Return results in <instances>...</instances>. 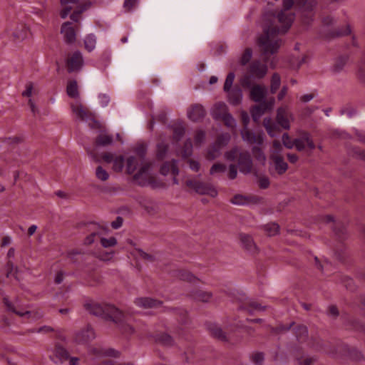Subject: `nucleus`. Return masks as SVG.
Instances as JSON below:
<instances>
[{"instance_id": "10", "label": "nucleus", "mask_w": 365, "mask_h": 365, "mask_svg": "<svg viewBox=\"0 0 365 365\" xmlns=\"http://www.w3.org/2000/svg\"><path fill=\"white\" fill-rule=\"evenodd\" d=\"M61 33L66 43L73 44L75 43L76 39V28L73 26L72 22H64L61 25Z\"/></svg>"}, {"instance_id": "39", "label": "nucleus", "mask_w": 365, "mask_h": 365, "mask_svg": "<svg viewBox=\"0 0 365 365\" xmlns=\"http://www.w3.org/2000/svg\"><path fill=\"white\" fill-rule=\"evenodd\" d=\"M178 277L184 281L194 282L196 279L195 277L190 272L186 270H179L177 274Z\"/></svg>"}, {"instance_id": "9", "label": "nucleus", "mask_w": 365, "mask_h": 365, "mask_svg": "<svg viewBox=\"0 0 365 365\" xmlns=\"http://www.w3.org/2000/svg\"><path fill=\"white\" fill-rule=\"evenodd\" d=\"M317 5L316 0H305L302 6V21L306 24H309L314 16V9Z\"/></svg>"}, {"instance_id": "43", "label": "nucleus", "mask_w": 365, "mask_h": 365, "mask_svg": "<svg viewBox=\"0 0 365 365\" xmlns=\"http://www.w3.org/2000/svg\"><path fill=\"white\" fill-rule=\"evenodd\" d=\"M96 178L101 181H106L109 178L108 173L101 166L97 167L96 170Z\"/></svg>"}, {"instance_id": "64", "label": "nucleus", "mask_w": 365, "mask_h": 365, "mask_svg": "<svg viewBox=\"0 0 365 365\" xmlns=\"http://www.w3.org/2000/svg\"><path fill=\"white\" fill-rule=\"evenodd\" d=\"M237 175V166L234 164H231L229 167L228 177L230 179L234 180L235 178H236Z\"/></svg>"}, {"instance_id": "31", "label": "nucleus", "mask_w": 365, "mask_h": 365, "mask_svg": "<svg viewBox=\"0 0 365 365\" xmlns=\"http://www.w3.org/2000/svg\"><path fill=\"white\" fill-rule=\"evenodd\" d=\"M347 56H339L334 64L333 71L335 73H339L344 68V66L346 64L348 61Z\"/></svg>"}, {"instance_id": "49", "label": "nucleus", "mask_w": 365, "mask_h": 365, "mask_svg": "<svg viewBox=\"0 0 365 365\" xmlns=\"http://www.w3.org/2000/svg\"><path fill=\"white\" fill-rule=\"evenodd\" d=\"M156 340L166 346H170L173 344L172 337L167 334H162L158 336Z\"/></svg>"}, {"instance_id": "16", "label": "nucleus", "mask_w": 365, "mask_h": 365, "mask_svg": "<svg viewBox=\"0 0 365 365\" xmlns=\"http://www.w3.org/2000/svg\"><path fill=\"white\" fill-rule=\"evenodd\" d=\"M294 146H295L298 151L304 150L306 147L310 150H314L315 148V145L309 134L307 133H304L300 138L294 139Z\"/></svg>"}, {"instance_id": "14", "label": "nucleus", "mask_w": 365, "mask_h": 365, "mask_svg": "<svg viewBox=\"0 0 365 365\" xmlns=\"http://www.w3.org/2000/svg\"><path fill=\"white\" fill-rule=\"evenodd\" d=\"M95 336L93 329L90 327H86L76 333L74 340L77 344H83L93 339Z\"/></svg>"}, {"instance_id": "61", "label": "nucleus", "mask_w": 365, "mask_h": 365, "mask_svg": "<svg viewBox=\"0 0 365 365\" xmlns=\"http://www.w3.org/2000/svg\"><path fill=\"white\" fill-rule=\"evenodd\" d=\"M205 134L203 131L199 130L195 135V143L196 145H200L205 140Z\"/></svg>"}, {"instance_id": "34", "label": "nucleus", "mask_w": 365, "mask_h": 365, "mask_svg": "<svg viewBox=\"0 0 365 365\" xmlns=\"http://www.w3.org/2000/svg\"><path fill=\"white\" fill-rule=\"evenodd\" d=\"M265 110L266 108L264 105L259 104L258 106H254L251 110L252 117L253 120L255 121L258 120Z\"/></svg>"}, {"instance_id": "25", "label": "nucleus", "mask_w": 365, "mask_h": 365, "mask_svg": "<svg viewBox=\"0 0 365 365\" xmlns=\"http://www.w3.org/2000/svg\"><path fill=\"white\" fill-rule=\"evenodd\" d=\"M299 47H294V51L292 54V58L289 59V63L293 68H298L305 61L304 56H298Z\"/></svg>"}, {"instance_id": "54", "label": "nucleus", "mask_w": 365, "mask_h": 365, "mask_svg": "<svg viewBox=\"0 0 365 365\" xmlns=\"http://www.w3.org/2000/svg\"><path fill=\"white\" fill-rule=\"evenodd\" d=\"M252 56V50L249 48H247L241 57V59H240L241 64L242 65L247 64L250 61Z\"/></svg>"}, {"instance_id": "20", "label": "nucleus", "mask_w": 365, "mask_h": 365, "mask_svg": "<svg viewBox=\"0 0 365 365\" xmlns=\"http://www.w3.org/2000/svg\"><path fill=\"white\" fill-rule=\"evenodd\" d=\"M227 113V107L222 102L216 103L211 109V115L216 120H220Z\"/></svg>"}, {"instance_id": "26", "label": "nucleus", "mask_w": 365, "mask_h": 365, "mask_svg": "<svg viewBox=\"0 0 365 365\" xmlns=\"http://www.w3.org/2000/svg\"><path fill=\"white\" fill-rule=\"evenodd\" d=\"M229 101L232 105H238L242 98V91L240 88H234L228 91Z\"/></svg>"}, {"instance_id": "44", "label": "nucleus", "mask_w": 365, "mask_h": 365, "mask_svg": "<svg viewBox=\"0 0 365 365\" xmlns=\"http://www.w3.org/2000/svg\"><path fill=\"white\" fill-rule=\"evenodd\" d=\"M252 153L255 158L261 163L264 164L266 161V156L262 150L258 147H254Z\"/></svg>"}, {"instance_id": "33", "label": "nucleus", "mask_w": 365, "mask_h": 365, "mask_svg": "<svg viewBox=\"0 0 365 365\" xmlns=\"http://www.w3.org/2000/svg\"><path fill=\"white\" fill-rule=\"evenodd\" d=\"M231 203L236 205H248L250 202V197L242 195H236L231 200Z\"/></svg>"}, {"instance_id": "13", "label": "nucleus", "mask_w": 365, "mask_h": 365, "mask_svg": "<svg viewBox=\"0 0 365 365\" xmlns=\"http://www.w3.org/2000/svg\"><path fill=\"white\" fill-rule=\"evenodd\" d=\"M293 120L292 113L286 108H279L277 113V122L284 129L290 128V120Z\"/></svg>"}, {"instance_id": "6", "label": "nucleus", "mask_w": 365, "mask_h": 365, "mask_svg": "<svg viewBox=\"0 0 365 365\" xmlns=\"http://www.w3.org/2000/svg\"><path fill=\"white\" fill-rule=\"evenodd\" d=\"M230 135L228 133L220 135L215 143L208 149L207 158L214 160L221 154V150L229 143Z\"/></svg>"}, {"instance_id": "21", "label": "nucleus", "mask_w": 365, "mask_h": 365, "mask_svg": "<svg viewBox=\"0 0 365 365\" xmlns=\"http://www.w3.org/2000/svg\"><path fill=\"white\" fill-rule=\"evenodd\" d=\"M266 93L265 87L257 85L251 88L250 97L254 101L261 103L264 99Z\"/></svg>"}, {"instance_id": "53", "label": "nucleus", "mask_w": 365, "mask_h": 365, "mask_svg": "<svg viewBox=\"0 0 365 365\" xmlns=\"http://www.w3.org/2000/svg\"><path fill=\"white\" fill-rule=\"evenodd\" d=\"M101 245L103 247H113L117 244V240L115 237H110L109 239H106L104 237H102L101 239Z\"/></svg>"}, {"instance_id": "30", "label": "nucleus", "mask_w": 365, "mask_h": 365, "mask_svg": "<svg viewBox=\"0 0 365 365\" xmlns=\"http://www.w3.org/2000/svg\"><path fill=\"white\" fill-rule=\"evenodd\" d=\"M113 138L110 135L101 133L96 140L97 145L106 146L113 143Z\"/></svg>"}, {"instance_id": "3", "label": "nucleus", "mask_w": 365, "mask_h": 365, "mask_svg": "<svg viewBox=\"0 0 365 365\" xmlns=\"http://www.w3.org/2000/svg\"><path fill=\"white\" fill-rule=\"evenodd\" d=\"M61 4L64 5L63 10L61 11V17L66 19L68 14L73 11L70 16V19L73 22H78L81 15L83 12L88 9L91 6L90 2L80 3L78 0H61Z\"/></svg>"}, {"instance_id": "8", "label": "nucleus", "mask_w": 365, "mask_h": 365, "mask_svg": "<svg viewBox=\"0 0 365 365\" xmlns=\"http://www.w3.org/2000/svg\"><path fill=\"white\" fill-rule=\"evenodd\" d=\"M134 179L141 186L153 183V178L151 174V164L144 163L138 172L135 174Z\"/></svg>"}, {"instance_id": "50", "label": "nucleus", "mask_w": 365, "mask_h": 365, "mask_svg": "<svg viewBox=\"0 0 365 365\" xmlns=\"http://www.w3.org/2000/svg\"><path fill=\"white\" fill-rule=\"evenodd\" d=\"M220 120H223L225 124L228 128H234L236 126L235 120L229 113L227 115H225L223 118H222Z\"/></svg>"}, {"instance_id": "2", "label": "nucleus", "mask_w": 365, "mask_h": 365, "mask_svg": "<svg viewBox=\"0 0 365 365\" xmlns=\"http://www.w3.org/2000/svg\"><path fill=\"white\" fill-rule=\"evenodd\" d=\"M85 308L93 315L113 322L125 336H129L134 332V328L130 324L129 319L113 305L92 302L85 304Z\"/></svg>"}, {"instance_id": "41", "label": "nucleus", "mask_w": 365, "mask_h": 365, "mask_svg": "<svg viewBox=\"0 0 365 365\" xmlns=\"http://www.w3.org/2000/svg\"><path fill=\"white\" fill-rule=\"evenodd\" d=\"M113 170L116 172H120L123 170V168L124 167V163H125L124 158L122 155L117 156L113 159Z\"/></svg>"}, {"instance_id": "32", "label": "nucleus", "mask_w": 365, "mask_h": 365, "mask_svg": "<svg viewBox=\"0 0 365 365\" xmlns=\"http://www.w3.org/2000/svg\"><path fill=\"white\" fill-rule=\"evenodd\" d=\"M27 32V29L24 25H21L20 28L17 31H11V34L14 40L20 41L26 37Z\"/></svg>"}, {"instance_id": "15", "label": "nucleus", "mask_w": 365, "mask_h": 365, "mask_svg": "<svg viewBox=\"0 0 365 365\" xmlns=\"http://www.w3.org/2000/svg\"><path fill=\"white\" fill-rule=\"evenodd\" d=\"M206 114L204 107L201 104H193L187 109V118L192 121H198L202 120Z\"/></svg>"}, {"instance_id": "45", "label": "nucleus", "mask_w": 365, "mask_h": 365, "mask_svg": "<svg viewBox=\"0 0 365 365\" xmlns=\"http://www.w3.org/2000/svg\"><path fill=\"white\" fill-rule=\"evenodd\" d=\"M307 329L305 326H298L296 330V336L298 340L303 341L307 338Z\"/></svg>"}, {"instance_id": "58", "label": "nucleus", "mask_w": 365, "mask_h": 365, "mask_svg": "<svg viewBox=\"0 0 365 365\" xmlns=\"http://www.w3.org/2000/svg\"><path fill=\"white\" fill-rule=\"evenodd\" d=\"M252 75H245L242 79H241V85L244 88H250L252 84Z\"/></svg>"}, {"instance_id": "63", "label": "nucleus", "mask_w": 365, "mask_h": 365, "mask_svg": "<svg viewBox=\"0 0 365 365\" xmlns=\"http://www.w3.org/2000/svg\"><path fill=\"white\" fill-rule=\"evenodd\" d=\"M99 103L102 107H106L110 102V98L106 94H100L98 96Z\"/></svg>"}, {"instance_id": "47", "label": "nucleus", "mask_w": 365, "mask_h": 365, "mask_svg": "<svg viewBox=\"0 0 365 365\" xmlns=\"http://www.w3.org/2000/svg\"><path fill=\"white\" fill-rule=\"evenodd\" d=\"M282 150V145H281L280 142L278 140H274L272 143V147L271 149V155H275V156H281L280 153Z\"/></svg>"}, {"instance_id": "18", "label": "nucleus", "mask_w": 365, "mask_h": 365, "mask_svg": "<svg viewBox=\"0 0 365 365\" xmlns=\"http://www.w3.org/2000/svg\"><path fill=\"white\" fill-rule=\"evenodd\" d=\"M4 304L6 306V307L9 309V310L16 313L17 315L20 317H26L27 318H33V319H39L41 318L43 314L41 312H34L31 311H25L21 312L19 310H17L15 309V307L13 306V304L6 299H4Z\"/></svg>"}, {"instance_id": "24", "label": "nucleus", "mask_w": 365, "mask_h": 365, "mask_svg": "<svg viewBox=\"0 0 365 365\" xmlns=\"http://www.w3.org/2000/svg\"><path fill=\"white\" fill-rule=\"evenodd\" d=\"M270 158L273 160L275 170L279 174L282 175L286 172L288 165L282 156L271 155Z\"/></svg>"}, {"instance_id": "51", "label": "nucleus", "mask_w": 365, "mask_h": 365, "mask_svg": "<svg viewBox=\"0 0 365 365\" xmlns=\"http://www.w3.org/2000/svg\"><path fill=\"white\" fill-rule=\"evenodd\" d=\"M192 151V145L190 140H187L184 145V148L182 150V156L183 158H187L191 155Z\"/></svg>"}, {"instance_id": "40", "label": "nucleus", "mask_w": 365, "mask_h": 365, "mask_svg": "<svg viewBox=\"0 0 365 365\" xmlns=\"http://www.w3.org/2000/svg\"><path fill=\"white\" fill-rule=\"evenodd\" d=\"M279 230V226L276 223H269L264 226V231L269 236H274L278 234Z\"/></svg>"}, {"instance_id": "56", "label": "nucleus", "mask_w": 365, "mask_h": 365, "mask_svg": "<svg viewBox=\"0 0 365 365\" xmlns=\"http://www.w3.org/2000/svg\"><path fill=\"white\" fill-rule=\"evenodd\" d=\"M263 48H264V49L262 52V58L264 61H267V58H268L267 56L269 54L274 53L277 51L278 47L267 46V47H263Z\"/></svg>"}, {"instance_id": "60", "label": "nucleus", "mask_w": 365, "mask_h": 365, "mask_svg": "<svg viewBox=\"0 0 365 365\" xmlns=\"http://www.w3.org/2000/svg\"><path fill=\"white\" fill-rule=\"evenodd\" d=\"M185 129L182 125H178L174 128L173 135L174 138L179 140L184 134Z\"/></svg>"}, {"instance_id": "55", "label": "nucleus", "mask_w": 365, "mask_h": 365, "mask_svg": "<svg viewBox=\"0 0 365 365\" xmlns=\"http://www.w3.org/2000/svg\"><path fill=\"white\" fill-rule=\"evenodd\" d=\"M283 145L289 148L292 149L294 145V140H292L289 135L287 133H284L282 137Z\"/></svg>"}, {"instance_id": "62", "label": "nucleus", "mask_w": 365, "mask_h": 365, "mask_svg": "<svg viewBox=\"0 0 365 365\" xmlns=\"http://www.w3.org/2000/svg\"><path fill=\"white\" fill-rule=\"evenodd\" d=\"M252 361L257 365H262L264 356L262 353H255L252 356Z\"/></svg>"}, {"instance_id": "38", "label": "nucleus", "mask_w": 365, "mask_h": 365, "mask_svg": "<svg viewBox=\"0 0 365 365\" xmlns=\"http://www.w3.org/2000/svg\"><path fill=\"white\" fill-rule=\"evenodd\" d=\"M209 330L212 336L221 339V340H225L226 336L223 331L221 329L220 327L216 326V325H211L209 327Z\"/></svg>"}, {"instance_id": "42", "label": "nucleus", "mask_w": 365, "mask_h": 365, "mask_svg": "<svg viewBox=\"0 0 365 365\" xmlns=\"http://www.w3.org/2000/svg\"><path fill=\"white\" fill-rule=\"evenodd\" d=\"M281 83L280 77L277 73L273 74L271 80L270 91L272 93H274L279 88Z\"/></svg>"}, {"instance_id": "1", "label": "nucleus", "mask_w": 365, "mask_h": 365, "mask_svg": "<svg viewBox=\"0 0 365 365\" xmlns=\"http://www.w3.org/2000/svg\"><path fill=\"white\" fill-rule=\"evenodd\" d=\"M293 4V0H283L284 11L279 12L277 16L279 25L264 26L263 34L257 38L258 46H279L277 36L279 34L286 33L294 20V14L288 11Z\"/></svg>"}, {"instance_id": "46", "label": "nucleus", "mask_w": 365, "mask_h": 365, "mask_svg": "<svg viewBox=\"0 0 365 365\" xmlns=\"http://www.w3.org/2000/svg\"><path fill=\"white\" fill-rule=\"evenodd\" d=\"M235 75L233 72H230L227 74L225 84H224V91L226 92L230 91L231 87L232 86L233 81L235 80Z\"/></svg>"}, {"instance_id": "7", "label": "nucleus", "mask_w": 365, "mask_h": 365, "mask_svg": "<svg viewBox=\"0 0 365 365\" xmlns=\"http://www.w3.org/2000/svg\"><path fill=\"white\" fill-rule=\"evenodd\" d=\"M66 66L68 73L80 71L83 66L82 54L78 51L69 53L66 59Z\"/></svg>"}, {"instance_id": "19", "label": "nucleus", "mask_w": 365, "mask_h": 365, "mask_svg": "<svg viewBox=\"0 0 365 365\" xmlns=\"http://www.w3.org/2000/svg\"><path fill=\"white\" fill-rule=\"evenodd\" d=\"M176 163V161L173 160L171 162H167L164 163L160 168V173L163 175H166L168 173H172L174 175V183L178 184V182L175 178V176L178 174V169Z\"/></svg>"}, {"instance_id": "29", "label": "nucleus", "mask_w": 365, "mask_h": 365, "mask_svg": "<svg viewBox=\"0 0 365 365\" xmlns=\"http://www.w3.org/2000/svg\"><path fill=\"white\" fill-rule=\"evenodd\" d=\"M66 92L69 97L76 99L79 98V92L76 81H71L68 83Z\"/></svg>"}, {"instance_id": "27", "label": "nucleus", "mask_w": 365, "mask_h": 365, "mask_svg": "<svg viewBox=\"0 0 365 365\" xmlns=\"http://www.w3.org/2000/svg\"><path fill=\"white\" fill-rule=\"evenodd\" d=\"M263 125L271 137H275L277 133L279 132V129L277 127V125L272 123L271 118H266L263 120Z\"/></svg>"}, {"instance_id": "35", "label": "nucleus", "mask_w": 365, "mask_h": 365, "mask_svg": "<svg viewBox=\"0 0 365 365\" xmlns=\"http://www.w3.org/2000/svg\"><path fill=\"white\" fill-rule=\"evenodd\" d=\"M133 256L138 259H143L148 262H153L154 257L151 255L145 253L141 250H135L133 252Z\"/></svg>"}, {"instance_id": "59", "label": "nucleus", "mask_w": 365, "mask_h": 365, "mask_svg": "<svg viewBox=\"0 0 365 365\" xmlns=\"http://www.w3.org/2000/svg\"><path fill=\"white\" fill-rule=\"evenodd\" d=\"M96 43V37L94 34H88L84 38V46H93Z\"/></svg>"}, {"instance_id": "12", "label": "nucleus", "mask_w": 365, "mask_h": 365, "mask_svg": "<svg viewBox=\"0 0 365 365\" xmlns=\"http://www.w3.org/2000/svg\"><path fill=\"white\" fill-rule=\"evenodd\" d=\"M73 113L81 120H88L93 118V115L85 108L79 100L71 104Z\"/></svg>"}, {"instance_id": "48", "label": "nucleus", "mask_w": 365, "mask_h": 365, "mask_svg": "<svg viewBox=\"0 0 365 365\" xmlns=\"http://www.w3.org/2000/svg\"><path fill=\"white\" fill-rule=\"evenodd\" d=\"M226 170V166L222 163H215L214 164L210 170V173L211 175H215L216 173H223Z\"/></svg>"}, {"instance_id": "28", "label": "nucleus", "mask_w": 365, "mask_h": 365, "mask_svg": "<svg viewBox=\"0 0 365 365\" xmlns=\"http://www.w3.org/2000/svg\"><path fill=\"white\" fill-rule=\"evenodd\" d=\"M54 357L53 360L56 362H61L66 360L68 358V351L61 346H56L53 351Z\"/></svg>"}, {"instance_id": "37", "label": "nucleus", "mask_w": 365, "mask_h": 365, "mask_svg": "<svg viewBox=\"0 0 365 365\" xmlns=\"http://www.w3.org/2000/svg\"><path fill=\"white\" fill-rule=\"evenodd\" d=\"M138 165V161L137 158L134 156H130L126 160V169L128 173H133L134 171L137 168V165Z\"/></svg>"}, {"instance_id": "5", "label": "nucleus", "mask_w": 365, "mask_h": 365, "mask_svg": "<svg viewBox=\"0 0 365 365\" xmlns=\"http://www.w3.org/2000/svg\"><path fill=\"white\" fill-rule=\"evenodd\" d=\"M185 184L187 187L200 195H207L212 197L217 195L216 188L210 183H205L195 179H188Z\"/></svg>"}, {"instance_id": "11", "label": "nucleus", "mask_w": 365, "mask_h": 365, "mask_svg": "<svg viewBox=\"0 0 365 365\" xmlns=\"http://www.w3.org/2000/svg\"><path fill=\"white\" fill-rule=\"evenodd\" d=\"M241 135L242 140L248 144H255L260 145L263 143L264 137L262 133H254L247 128H244L241 130Z\"/></svg>"}, {"instance_id": "57", "label": "nucleus", "mask_w": 365, "mask_h": 365, "mask_svg": "<svg viewBox=\"0 0 365 365\" xmlns=\"http://www.w3.org/2000/svg\"><path fill=\"white\" fill-rule=\"evenodd\" d=\"M351 33V28L349 25L344 29L339 30L331 34V37H339L349 35Z\"/></svg>"}, {"instance_id": "17", "label": "nucleus", "mask_w": 365, "mask_h": 365, "mask_svg": "<svg viewBox=\"0 0 365 365\" xmlns=\"http://www.w3.org/2000/svg\"><path fill=\"white\" fill-rule=\"evenodd\" d=\"M250 73L255 78H262L267 72V66L260 63L259 61H255L251 63L249 69Z\"/></svg>"}, {"instance_id": "36", "label": "nucleus", "mask_w": 365, "mask_h": 365, "mask_svg": "<svg viewBox=\"0 0 365 365\" xmlns=\"http://www.w3.org/2000/svg\"><path fill=\"white\" fill-rule=\"evenodd\" d=\"M194 298L197 301L207 302L212 298V293L200 290L194 294Z\"/></svg>"}, {"instance_id": "52", "label": "nucleus", "mask_w": 365, "mask_h": 365, "mask_svg": "<svg viewBox=\"0 0 365 365\" xmlns=\"http://www.w3.org/2000/svg\"><path fill=\"white\" fill-rule=\"evenodd\" d=\"M139 4V0H125L123 3V8L127 11H131Z\"/></svg>"}, {"instance_id": "23", "label": "nucleus", "mask_w": 365, "mask_h": 365, "mask_svg": "<svg viewBox=\"0 0 365 365\" xmlns=\"http://www.w3.org/2000/svg\"><path fill=\"white\" fill-rule=\"evenodd\" d=\"M241 245L251 253H255L257 252V246L254 242L252 238L247 235H240Z\"/></svg>"}, {"instance_id": "22", "label": "nucleus", "mask_w": 365, "mask_h": 365, "mask_svg": "<svg viewBox=\"0 0 365 365\" xmlns=\"http://www.w3.org/2000/svg\"><path fill=\"white\" fill-rule=\"evenodd\" d=\"M135 304L139 307L148 309L158 307L161 302L148 297H140L135 299Z\"/></svg>"}, {"instance_id": "4", "label": "nucleus", "mask_w": 365, "mask_h": 365, "mask_svg": "<svg viewBox=\"0 0 365 365\" xmlns=\"http://www.w3.org/2000/svg\"><path fill=\"white\" fill-rule=\"evenodd\" d=\"M227 160L234 161L238 158V166L240 171L244 174H248L251 172L252 168V161L250 155L247 152H240L237 148H235L225 153Z\"/></svg>"}]
</instances>
